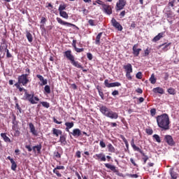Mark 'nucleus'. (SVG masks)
<instances>
[{
	"instance_id": "57",
	"label": "nucleus",
	"mask_w": 179,
	"mask_h": 179,
	"mask_svg": "<svg viewBox=\"0 0 179 179\" xmlns=\"http://www.w3.org/2000/svg\"><path fill=\"white\" fill-rule=\"evenodd\" d=\"M55 170H65V166H57Z\"/></svg>"
},
{
	"instance_id": "32",
	"label": "nucleus",
	"mask_w": 179,
	"mask_h": 179,
	"mask_svg": "<svg viewBox=\"0 0 179 179\" xmlns=\"http://www.w3.org/2000/svg\"><path fill=\"white\" fill-rule=\"evenodd\" d=\"M59 15L64 19H69V15H68V13H66V11L59 12Z\"/></svg>"
},
{
	"instance_id": "25",
	"label": "nucleus",
	"mask_w": 179,
	"mask_h": 179,
	"mask_svg": "<svg viewBox=\"0 0 179 179\" xmlns=\"http://www.w3.org/2000/svg\"><path fill=\"white\" fill-rule=\"evenodd\" d=\"M96 90L99 92V94L102 100H104V93L103 92V90L101 89V87L99 85L96 86Z\"/></svg>"
},
{
	"instance_id": "55",
	"label": "nucleus",
	"mask_w": 179,
	"mask_h": 179,
	"mask_svg": "<svg viewBox=\"0 0 179 179\" xmlns=\"http://www.w3.org/2000/svg\"><path fill=\"white\" fill-rule=\"evenodd\" d=\"M12 129L13 131H17L19 129V124H13Z\"/></svg>"
},
{
	"instance_id": "50",
	"label": "nucleus",
	"mask_w": 179,
	"mask_h": 179,
	"mask_svg": "<svg viewBox=\"0 0 179 179\" xmlns=\"http://www.w3.org/2000/svg\"><path fill=\"white\" fill-rule=\"evenodd\" d=\"M150 115L152 117H155L156 115V108H152L150 110Z\"/></svg>"
},
{
	"instance_id": "45",
	"label": "nucleus",
	"mask_w": 179,
	"mask_h": 179,
	"mask_svg": "<svg viewBox=\"0 0 179 179\" xmlns=\"http://www.w3.org/2000/svg\"><path fill=\"white\" fill-rule=\"evenodd\" d=\"M44 90L48 94H50V93H51V88L50 87V85H45L44 87Z\"/></svg>"
},
{
	"instance_id": "56",
	"label": "nucleus",
	"mask_w": 179,
	"mask_h": 179,
	"mask_svg": "<svg viewBox=\"0 0 179 179\" xmlns=\"http://www.w3.org/2000/svg\"><path fill=\"white\" fill-rule=\"evenodd\" d=\"M75 51H76V52H83V51H85V48H76Z\"/></svg>"
},
{
	"instance_id": "44",
	"label": "nucleus",
	"mask_w": 179,
	"mask_h": 179,
	"mask_svg": "<svg viewBox=\"0 0 179 179\" xmlns=\"http://www.w3.org/2000/svg\"><path fill=\"white\" fill-rule=\"evenodd\" d=\"M4 51H5V52H6L7 58H12V55L10 54L9 50L8 49V46H6Z\"/></svg>"
},
{
	"instance_id": "16",
	"label": "nucleus",
	"mask_w": 179,
	"mask_h": 179,
	"mask_svg": "<svg viewBox=\"0 0 179 179\" xmlns=\"http://www.w3.org/2000/svg\"><path fill=\"white\" fill-rule=\"evenodd\" d=\"M104 166L106 169H109V170H111L113 173H118V170H117V167H115V166L110 164H104Z\"/></svg>"
},
{
	"instance_id": "48",
	"label": "nucleus",
	"mask_w": 179,
	"mask_h": 179,
	"mask_svg": "<svg viewBox=\"0 0 179 179\" xmlns=\"http://www.w3.org/2000/svg\"><path fill=\"white\" fill-rule=\"evenodd\" d=\"M58 169H55V168L53 169L54 174H56L58 177H62V175L59 173V171H57Z\"/></svg>"
},
{
	"instance_id": "19",
	"label": "nucleus",
	"mask_w": 179,
	"mask_h": 179,
	"mask_svg": "<svg viewBox=\"0 0 179 179\" xmlns=\"http://www.w3.org/2000/svg\"><path fill=\"white\" fill-rule=\"evenodd\" d=\"M71 135H73V136L78 138V137L80 136V135H82V131L79 129H74L73 130V132H71Z\"/></svg>"
},
{
	"instance_id": "40",
	"label": "nucleus",
	"mask_w": 179,
	"mask_h": 179,
	"mask_svg": "<svg viewBox=\"0 0 179 179\" xmlns=\"http://www.w3.org/2000/svg\"><path fill=\"white\" fill-rule=\"evenodd\" d=\"M167 92L169 94H172L173 96H174V94L176 93V90L173 87L169 88Z\"/></svg>"
},
{
	"instance_id": "42",
	"label": "nucleus",
	"mask_w": 179,
	"mask_h": 179,
	"mask_svg": "<svg viewBox=\"0 0 179 179\" xmlns=\"http://www.w3.org/2000/svg\"><path fill=\"white\" fill-rule=\"evenodd\" d=\"M34 148H36V152H37L38 153H41V149H42V148H43V146L41 145V144L35 145Z\"/></svg>"
},
{
	"instance_id": "29",
	"label": "nucleus",
	"mask_w": 179,
	"mask_h": 179,
	"mask_svg": "<svg viewBox=\"0 0 179 179\" xmlns=\"http://www.w3.org/2000/svg\"><path fill=\"white\" fill-rule=\"evenodd\" d=\"M26 37L29 43H33V35L29 31H26Z\"/></svg>"
},
{
	"instance_id": "60",
	"label": "nucleus",
	"mask_w": 179,
	"mask_h": 179,
	"mask_svg": "<svg viewBox=\"0 0 179 179\" xmlns=\"http://www.w3.org/2000/svg\"><path fill=\"white\" fill-rule=\"evenodd\" d=\"M55 157H57V159H61V154L58 152H54Z\"/></svg>"
},
{
	"instance_id": "12",
	"label": "nucleus",
	"mask_w": 179,
	"mask_h": 179,
	"mask_svg": "<svg viewBox=\"0 0 179 179\" xmlns=\"http://www.w3.org/2000/svg\"><path fill=\"white\" fill-rule=\"evenodd\" d=\"M102 8L105 13L107 15H111L113 13V8H111V6L108 4H102Z\"/></svg>"
},
{
	"instance_id": "5",
	"label": "nucleus",
	"mask_w": 179,
	"mask_h": 179,
	"mask_svg": "<svg viewBox=\"0 0 179 179\" xmlns=\"http://www.w3.org/2000/svg\"><path fill=\"white\" fill-rule=\"evenodd\" d=\"M123 69L126 72L127 79H128V80H132V76H131V73L134 72L132 64L128 63L127 65L123 66Z\"/></svg>"
},
{
	"instance_id": "36",
	"label": "nucleus",
	"mask_w": 179,
	"mask_h": 179,
	"mask_svg": "<svg viewBox=\"0 0 179 179\" xmlns=\"http://www.w3.org/2000/svg\"><path fill=\"white\" fill-rule=\"evenodd\" d=\"M153 139L155 140L156 142H157L158 143H162V140L160 139V136L157 135V134H154L152 136Z\"/></svg>"
},
{
	"instance_id": "26",
	"label": "nucleus",
	"mask_w": 179,
	"mask_h": 179,
	"mask_svg": "<svg viewBox=\"0 0 179 179\" xmlns=\"http://www.w3.org/2000/svg\"><path fill=\"white\" fill-rule=\"evenodd\" d=\"M64 125L66 126V131L67 132H69V129H71V128H73L74 123L73 122H66Z\"/></svg>"
},
{
	"instance_id": "59",
	"label": "nucleus",
	"mask_w": 179,
	"mask_h": 179,
	"mask_svg": "<svg viewBox=\"0 0 179 179\" xmlns=\"http://www.w3.org/2000/svg\"><path fill=\"white\" fill-rule=\"evenodd\" d=\"M136 93H138V94H142V93H143V90H142V88H137L136 90Z\"/></svg>"
},
{
	"instance_id": "24",
	"label": "nucleus",
	"mask_w": 179,
	"mask_h": 179,
	"mask_svg": "<svg viewBox=\"0 0 179 179\" xmlns=\"http://www.w3.org/2000/svg\"><path fill=\"white\" fill-rule=\"evenodd\" d=\"M71 62L73 65V66H76V68H78L80 69H83V66L80 64V63L75 61V59H73Z\"/></svg>"
},
{
	"instance_id": "9",
	"label": "nucleus",
	"mask_w": 179,
	"mask_h": 179,
	"mask_svg": "<svg viewBox=\"0 0 179 179\" xmlns=\"http://www.w3.org/2000/svg\"><path fill=\"white\" fill-rule=\"evenodd\" d=\"M164 141L168 143V145H169V146H174V145H176L174 139H173V136L171 135H166L164 136Z\"/></svg>"
},
{
	"instance_id": "20",
	"label": "nucleus",
	"mask_w": 179,
	"mask_h": 179,
	"mask_svg": "<svg viewBox=\"0 0 179 179\" xmlns=\"http://www.w3.org/2000/svg\"><path fill=\"white\" fill-rule=\"evenodd\" d=\"M138 152L143 156L142 159L143 160V164H146V162L149 160V157L145 155V152L142 150H139Z\"/></svg>"
},
{
	"instance_id": "10",
	"label": "nucleus",
	"mask_w": 179,
	"mask_h": 179,
	"mask_svg": "<svg viewBox=\"0 0 179 179\" xmlns=\"http://www.w3.org/2000/svg\"><path fill=\"white\" fill-rule=\"evenodd\" d=\"M93 157L95 159V160H99V162H106V160H107L106 158V155H104L103 152L96 154L93 156Z\"/></svg>"
},
{
	"instance_id": "63",
	"label": "nucleus",
	"mask_w": 179,
	"mask_h": 179,
	"mask_svg": "<svg viewBox=\"0 0 179 179\" xmlns=\"http://www.w3.org/2000/svg\"><path fill=\"white\" fill-rule=\"evenodd\" d=\"M88 23L90 26H96V24H94V20H89Z\"/></svg>"
},
{
	"instance_id": "46",
	"label": "nucleus",
	"mask_w": 179,
	"mask_h": 179,
	"mask_svg": "<svg viewBox=\"0 0 179 179\" xmlns=\"http://www.w3.org/2000/svg\"><path fill=\"white\" fill-rule=\"evenodd\" d=\"M151 49L148 48L146 50H144V55H143V57H148L149 54H150Z\"/></svg>"
},
{
	"instance_id": "64",
	"label": "nucleus",
	"mask_w": 179,
	"mask_h": 179,
	"mask_svg": "<svg viewBox=\"0 0 179 179\" xmlns=\"http://www.w3.org/2000/svg\"><path fill=\"white\" fill-rule=\"evenodd\" d=\"M25 148L27 149L28 152H31V150H33V148H31L30 145H25Z\"/></svg>"
},
{
	"instance_id": "37",
	"label": "nucleus",
	"mask_w": 179,
	"mask_h": 179,
	"mask_svg": "<svg viewBox=\"0 0 179 179\" xmlns=\"http://www.w3.org/2000/svg\"><path fill=\"white\" fill-rule=\"evenodd\" d=\"M10 163H11V170H13V171H16V169H17V164L15 161H11Z\"/></svg>"
},
{
	"instance_id": "62",
	"label": "nucleus",
	"mask_w": 179,
	"mask_h": 179,
	"mask_svg": "<svg viewBox=\"0 0 179 179\" xmlns=\"http://www.w3.org/2000/svg\"><path fill=\"white\" fill-rule=\"evenodd\" d=\"M99 145L101 148H106V143L103 140L100 141Z\"/></svg>"
},
{
	"instance_id": "7",
	"label": "nucleus",
	"mask_w": 179,
	"mask_h": 179,
	"mask_svg": "<svg viewBox=\"0 0 179 179\" xmlns=\"http://www.w3.org/2000/svg\"><path fill=\"white\" fill-rule=\"evenodd\" d=\"M57 22L59 24H62V26H67L68 27H76V25H75L74 24L68 22H65L64 20H62V19H61V17H57L56 18Z\"/></svg>"
},
{
	"instance_id": "35",
	"label": "nucleus",
	"mask_w": 179,
	"mask_h": 179,
	"mask_svg": "<svg viewBox=\"0 0 179 179\" xmlns=\"http://www.w3.org/2000/svg\"><path fill=\"white\" fill-rule=\"evenodd\" d=\"M120 137L121 138V139H122L126 148H127V149H128L129 148V143H128V141L127 140L125 136H124V135H120Z\"/></svg>"
},
{
	"instance_id": "4",
	"label": "nucleus",
	"mask_w": 179,
	"mask_h": 179,
	"mask_svg": "<svg viewBox=\"0 0 179 179\" xmlns=\"http://www.w3.org/2000/svg\"><path fill=\"white\" fill-rule=\"evenodd\" d=\"M18 81L16 83H19V85H22V86H27L28 83H30V79L29 78V74H22L19 76Z\"/></svg>"
},
{
	"instance_id": "31",
	"label": "nucleus",
	"mask_w": 179,
	"mask_h": 179,
	"mask_svg": "<svg viewBox=\"0 0 179 179\" xmlns=\"http://www.w3.org/2000/svg\"><path fill=\"white\" fill-rule=\"evenodd\" d=\"M108 152H110V153H115V148H114L113 144L109 143L108 145Z\"/></svg>"
},
{
	"instance_id": "6",
	"label": "nucleus",
	"mask_w": 179,
	"mask_h": 179,
	"mask_svg": "<svg viewBox=\"0 0 179 179\" xmlns=\"http://www.w3.org/2000/svg\"><path fill=\"white\" fill-rule=\"evenodd\" d=\"M108 79L105 80L104 81V85L106 87L110 88V87H120L121 86V83L118 82H115V83H108Z\"/></svg>"
},
{
	"instance_id": "34",
	"label": "nucleus",
	"mask_w": 179,
	"mask_h": 179,
	"mask_svg": "<svg viewBox=\"0 0 179 179\" xmlns=\"http://www.w3.org/2000/svg\"><path fill=\"white\" fill-rule=\"evenodd\" d=\"M59 142L62 143V145H66V138L65 137V136H60Z\"/></svg>"
},
{
	"instance_id": "28",
	"label": "nucleus",
	"mask_w": 179,
	"mask_h": 179,
	"mask_svg": "<svg viewBox=\"0 0 179 179\" xmlns=\"http://www.w3.org/2000/svg\"><path fill=\"white\" fill-rule=\"evenodd\" d=\"M170 45H171V43H163L162 45H160V47H164L162 50L166 52V51H169V50H170Z\"/></svg>"
},
{
	"instance_id": "21",
	"label": "nucleus",
	"mask_w": 179,
	"mask_h": 179,
	"mask_svg": "<svg viewBox=\"0 0 179 179\" xmlns=\"http://www.w3.org/2000/svg\"><path fill=\"white\" fill-rule=\"evenodd\" d=\"M153 93H159V94H164V90L160 87H155L152 90Z\"/></svg>"
},
{
	"instance_id": "8",
	"label": "nucleus",
	"mask_w": 179,
	"mask_h": 179,
	"mask_svg": "<svg viewBox=\"0 0 179 179\" xmlns=\"http://www.w3.org/2000/svg\"><path fill=\"white\" fill-rule=\"evenodd\" d=\"M111 24H112V26L115 27V29H117L119 31H122V29H123L122 25L120 24V22H117L115 18H113L111 20Z\"/></svg>"
},
{
	"instance_id": "61",
	"label": "nucleus",
	"mask_w": 179,
	"mask_h": 179,
	"mask_svg": "<svg viewBox=\"0 0 179 179\" xmlns=\"http://www.w3.org/2000/svg\"><path fill=\"white\" fill-rule=\"evenodd\" d=\"M76 157H78V159H80V157H82L80 151L78 150L76 152Z\"/></svg>"
},
{
	"instance_id": "39",
	"label": "nucleus",
	"mask_w": 179,
	"mask_h": 179,
	"mask_svg": "<svg viewBox=\"0 0 179 179\" xmlns=\"http://www.w3.org/2000/svg\"><path fill=\"white\" fill-rule=\"evenodd\" d=\"M150 82L152 83V85H155L156 83V78L155 77V73H152L151 75V77L150 78Z\"/></svg>"
},
{
	"instance_id": "3",
	"label": "nucleus",
	"mask_w": 179,
	"mask_h": 179,
	"mask_svg": "<svg viewBox=\"0 0 179 179\" xmlns=\"http://www.w3.org/2000/svg\"><path fill=\"white\" fill-rule=\"evenodd\" d=\"M25 99L27 100L31 104H37L40 101L38 96H35L34 93L29 94L27 92L24 93Z\"/></svg>"
},
{
	"instance_id": "30",
	"label": "nucleus",
	"mask_w": 179,
	"mask_h": 179,
	"mask_svg": "<svg viewBox=\"0 0 179 179\" xmlns=\"http://www.w3.org/2000/svg\"><path fill=\"white\" fill-rule=\"evenodd\" d=\"M169 174L171 177V179H177L178 178V173L174 172V171H173V169L170 170Z\"/></svg>"
},
{
	"instance_id": "18",
	"label": "nucleus",
	"mask_w": 179,
	"mask_h": 179,
	"mask_svg": "<svg viewBox=\"0 0 179 179\" xmlns=\"http://www.w3.org/2000/svg\"><path fill=\"white\" fill-rule=\"evenodd\" d=\"M164 37V32H161L158 34L154 38L152 39L153 43H157V41H159L161 38H163Z\"/></svg>"
},
{
	"instance_id": "33",
	"label": "nucleus",
	"mask_w": 179,
	"mask_h": 179,
	"mask_svg": "<svg viewBox=\"0 0 179 179\" xmlns=\"http://www.w3.org/2000/svg\"><path fill=\"white\" fill-rule=\"evenodd\" d=\"M1 138H3V139L5 142H10V138H9V137H8V136H6V133H1Z\"/></svg>"
},
{
	"instance_id": "27",
	"label": "nucleus",
	"mask_w": 179,
	"mask_h": 179,
	"mask_svg": "<svg viewBox=\"0 0 179 179\" xmlns=\"http://www.w3.org/2000/svg\"><path fill=\"white\" fill-rule=\"evenodd\" d=\"M101 36H103V32H100L99 34H98V35L96 37V40H95V44L96 45H100L101 42L100 40L101 38Z\"/></svg>"
},
{
	"instance_id": "13",
	"label": "nucleus",
	"mask_w": 179,
	"mask_h": 179,
	"mask_svg": "<svg viewBox=\"0 0 179 179\" xmlns=\"http://www.w3.org/2000/svg\"><path fill=\"white\" fill-rule=\"evenodd\" d=\"M64 57H66V58H67V59H69V61L71 62L72 60L75 59V56H73V55H72L71 50H67V51L64 52Z\"/></svg>"
},
{
	"instance_id": "17",
	"label": "nucleus",
	"mask_w": 179,
	"mask_h": 179,
	"mask_svg": "<svg viewBox=\"0 0 179 179\" xmlns=\"http://www.w3.org/2000/svg\"><path fill=\"white\" fill-rule=\"evenodd\" d=\"M36 78H38V79H39V80L42 82L41 83V86H45V85H47L48 83L47 79H44V77H43V76L38 74L36 75Z\"/></svg>"
},
{
	"instance_id": "49",
	"label": "nucleus",
	"mask_w": 179,
	"mask_h": 179,
	"mask_svg": "<svg viewBox=\"0 0 179 179\" xmlns=\"http://www.w3.org/2000/svg\"><path fill=\"white\" fill-rule=\"evenodd\" d=\"M127 177H129L130 178H138L139 176L138 174H127Z\"/></svg>"
},
{
	"instance_id": "54",
	"label": "nucleus",
	"mask_w": 179,
	"mask_h": 179,
	"mask_svg": "<svg viewBox=\"0 0 179 179\" xmlns=\"http://www.w3.org/2000/svg\"><path fill=\"white\" fill-rule=\"evenodd\" d=\"M87 57L90 61H92V59H93V55H92L90 52H88L87 53Z\"/></svg>"
},
{
	"instance_id": "38",
	"label": "nucleus",
	"mask_w": 179,
	"mask_h": 179,
	"mask_svg": "<svg viewBox=\"0 0 179 179\" xmlns=\"http://www.w3.org/2000/svg\"><path fill=\"white\" fill-rule=\"evenodd\" d=\"M66 9V4H60L59 6V12H64Z\"/></svg>"
},
{
	"instance_id": "22",
	"label": "nucleus",
	"mask_w": 179,
	"mask_h": 179,
	"mask_svg": "<svg viewBox=\"0 0 179 179\" xmlns=\"http://www.w3.org/2000/svg\"><path fill=\"white\" fill-rule=\"evenodd\" d=\"M131 146L135 152H139L141 150L139 147L135 145V140L134 138L131 141Z\"/></svg>"
},
{
	"instance_id": "2",
	"label": "nucleus",
	"mask_w": 179,
	"mask_h": 179,
	"mask_svg": "<svg viewBox=\"0 0 179 179\" xmlns=\"http://www.w3.org/2000/svg\"><path fill=\"white\" fill-rule=\"evenodd\" d=\"M99 110L107 118H110V120H117L118 118V113L111 110V109L106 106H100Z\"/></svg>"
},
{
	"instance_id": "23",
	"label": "nucleus",
	"mask_w": 179,
	"mask_h": 179,
	"mask_svg": "<svg viewBox=\"0 0 179 179\" xmlns=\"http://www.w3.org/2000/svg\"><path fill=\"white\" fill-rule=\"evenodd\" d=\"M52 132L53 135L56 136L57 138H58V136H59V135H62V131L60 129H55V128L52 129Z\"/></svg>"
},
{
	"instance_id": "47",
	"label": "nucleus",
	"mask_w": 179,
	"mask_h": 179,
	"mask_svg": "<svg viewBox=\"0 0 179 179\" xmlns=\"http://www.w3.org/2000/svg\"><path fill=\"white\" fill-rule=\"evenodd\" d=\"M46 22H47V18H45V17H42L41 20V23L43 25H41V27H43V26H44V24L46 23Z\"/></svg>"
},
{
	"instance_id": "41",
	"label": "nucleus",
	"mask_w": 179,
	"mask_h": 179,
	"mask_svg": "<svg viewBox=\"0 0 179 179\" xmlns=\"http://www.w3.org/2000/svg\"><path fill=\"white\" fill-rule=\"evenodd\" d=\"M14 86H15V87H17V89H18L19 92H23V90H24V92H26V90L23 87H21L20 84H19V83H15L14 85Z\"/></svg>"
},
{
	"instance_id": "53",
	"label": "nucleus",
	"mask_w": 179,
	"mask_h": 179,
	"mask_svg": "<svg viewBox=\"0 0 179 179\" xmlns=\"http://www.w3.org/2000/svg\"><path fill=\"white\" fill-rule=\"evenodd\" d=\"M136 78L137 79H142V72H138L136 74Z\"/></svg>"
},
{
	"instance_id": "14",
	"label": "nucleus",
	"mask_w": 179,
	"mask_h": 179,
	"mask_svg": "<svg viewBox=\"0 0 179 179\" xmlns=\"http://www.w3.org/2000/svg\"><path fill=\"white\" fill-rule=\"evenodd\" d=\"M138 44H135L133 46V54L134 57H139V53L142 51L141 48H138Z\"/></svg>"
},
{
	"instance_id": "11",
	"label": "nucleus",
	"mask_w": 179,
	"mask_h": 179,
	"mask_svg": "<svg viewBox=\"0 0 179 179\" xmlns=\"http://www.w3.org/2000/svg\"><path fill=\"white\" fill-rule=\"evenodd\" d=\"M125 5H127V0H119L116 3L117 10H122L125 8Z\"/></svg>"
},
{
	"instance_id": "51",
	"label": "nucleus",
	"mask_w": 179,
	"mask_h": 179,
	"mask_svg": "<svg viewBox=\"0 0 179 179\" xmlns=\"http://www.w3.org/2000/svg\"><path fill=\"white\" fill-rule=\"evenodd\" d=\"M174 3H176V0H169V6L171 8H174Z\"/></svg>"
},
{
	"instance_id": "58",
	"label": "nucleus",
	"mask_w": 179,
	"mask_h": 179,
	"mask_svg": "<svg viewBox=\"0 0 179 179\" xmlns=\"http://www.w3.org/2000/svg\"><path fill=\"white\" fill-rule=\"evenodd\" d=\"M131 163L134 166V167H138L136 162L134 160V158H130Z\"/></svg>"
},
{
	"instance_id": "52",
	"label": "nucleus",
	"mask_w": 179,
	"mask_h": 179,
	"mask_svg": "<svg viewBox=\"0 0 179 179\" xmlns=\"http://www.w3.org/2000/svg\"><path fill=\"white\" fill-rule=\"evenodd\" d=\"M145 132H146V134H148V135H152L153 129H146Z\"/></svg>"
},
{
	"instance_id": "1",
	"label": "nucleus",
	"mask_w": 179,
	"mask_h": 179,
	"mask_svg": "<svg viewBox=\"0 0 179 179\" xmlns=\"http://www.w3.org/2000/svg\"><path fill=\"white\" fill-rule=\"evenodd\" d=\"M157 126L162 131H169L170 129V117L167 113L156 117Z\"/></svg>"
},
{
	"instance_id": "15",
	"label": "nucleus",
	"mask_w": 179,
	"mask_h": 179,
	"mask_svg": "<svg viewBox=\"0 0 179 179\" xmlns=\"http://www.w3.org/2000/svg\"><path fill=\"white\" fill-rule=\"evenodd\" d=\"M30 132L34 135V136H37L38 134L37 133V130H36V127H34V124H33L31 122L29 124Z\"/></svg>"
},
{
	"instance_id": "43",
	"label": "nucleus",
	"mask_w": 179,
	"mask_h": 179,
	"mask_svg": "<svg viewBox=\"0 0 179 179\" xmlns=\"http://www.w3.org/2000/svg\"><path fill=\"white\" fill-rule=\"evenodd\" d=\"M41 104H42L43 107H45V108H50V103L47 101H41Z\"/></svg>"
}]
</instances>
